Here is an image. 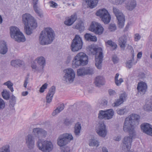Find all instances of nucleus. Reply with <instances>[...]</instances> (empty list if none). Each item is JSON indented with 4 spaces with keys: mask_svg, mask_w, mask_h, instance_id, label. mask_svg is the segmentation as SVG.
I'll return each instance as SVG.
<instances>
[{
    "mask_svg": "<svg viewBox=\"0 0 152 152\" xmlns=\"http://www.w3.org/2000/svg\"><path fill=\"white\" fill-rule=\"evenodd\" d=\"M140 116L138 115L132 114L126 118L123 125V130L126 132L129 133V136H126L124 139L123 143L124 146L127 150L131 148L132 138L136 134L135 130L136 124H138Z\"/></svg>",
    "mask_w": 152,
    "mask_h": 152,
    "instance_id": "obj_1",
    "label": "nucleus"
},
{
    "mask_svg": "<svg viewBox=\"0 0 152 152\" xmlns=\"http://www.w3.org/2000/svg\"><path fill=\"white\" fill-rule=\"evenodd\" d=\"M55 36L54 31L50 27L45 28L40 33L39 37V42L42 45H46L51 44Z\"/></svg>",
    "mask_w": 152,
    "mask_h": 152,
    "instance_id": "obj_2",
    "label": "nucleus"
},
{
    "mask_svg": "<svg viewBox=\"0 0 152 152\" xmlns=\"http://www.w3.org/2000/svg\"><path fill=\"white\" fill-rule=\"evenodd\" d=\"M87 51L90 55H95V65L98 69H101L103 57L102 48H96L94 45H91L88 48Z\"/></svg>",
    "mask_w": 152,
    "mask_h": 152,
    "instance_id": "obj_3",
    "label": "nucleus"
},
{
    "mask_svg": "<svg viewBox=\"0 0 152 152\" xmlns=\"http://www.w3.org/2000/svg\"><path fill=\"white\" fill-rule=\"evenodd\" d=\"M88 63V56L84 53L81 52L78 53L72 60V66L76 68L81 66L86 65Z\"/></svg>",
    "mask_w": 152,
    "mask_h": 152,
    "instance_id": "obj_4",
    "label": "nucleus"
},
{
    "mask_svg": "<svg viewBox=\"0 0 152 152\" xmlns=\"http://www.w3.org/2000/svg\"><path fill=\"white\" fill-rule=\"evenodd\" d=\"M10 33L12 38L18 42H24L26 41V38L18 28L12 26L10 28Z\"/></svg>",
    "mask_w": 152,
    "mask_h": 152,
    "instance_id": "obj_5",
    "label": "nucleus"
},
{
    "mask_svg": "<svg viewBox=\"0 0 152 152\" xmlns=\"http://www.w3.org/2000/svg\"><path fill=\"white\" fill-rule=\"evenodd\" d=\"M38 149L43 152H50L53 148V145L50 141L38 139L37 142Z\"/></svg>",
    "mask_w": 152,
    "mask_h": 152,
    "instance_id": "obj_6",
    "label": "nucleus"
},
{
    "mask_svg": "<svg viewBox=\"0 0 152 152\" xmlns=\"http://www.w3.org/2000/svg\"><path fill=\"white\" fill-rule=\"evenodd\" d=\"M73 137L71 134L66 133L59 136L57 140L58 145L60 147L64 146L73 140Z\"/></svg>",
    "mask_w": 152,
    "mask_h": 152,
    "instance_id": "obj_7",
    "label": "nucleus"
},
{
    "mask_svg": "<svg viewBox=\"0 0 152 152\" xmlns=\"http://www.w3.org/2000/svg\"><path fill=\"white\" fill-rule=\"evenodd\" d=\"M65 74L63 78V80L67 83H72L75 77V72L71 68H69L64 70Z\"/></svg>",
    "mask_w": 152,
    "mask_h": 152,
    "instance_id": "obj_8",
    "label": "nucleus"
},
{
    "mask_svg": "<svg viewBox=\"0 0 152 152\" xmlns=\"http://www.w3.org/2000/svg\"><path fill=\"white\" fill-rule=\"evenodd\" d=\"M83 46V42L81 38L78 35H76L72 40L71 45V48L73 52H77L81 49Z\"/></svg>",
    "mask_w": 152,
    "mask_h": 152,
    "instance_id": "obj_9",
    "label": "nucleus"
},
{
    "mask_svg": "<svg viewBox=\"0 0 152 152\" xmlns=\"http://www.w3.org/2000/svg\"><path fill=\"white\" fill-rule=\"evenodd\" d=\"M96 14L97 16H99L105 24L108 23L111 20L110 15L107 10L104 8L98 10Z\"/></svg>",
    "mask_w": 152,
    "mask_h": 152,
    "instance_id": "obj_10",
    "label": "nucleus"
},
{
    "mask_svg": "<svg viewBox=\"0 0 152 152\" xmlns=\"http://www.w3.org/2000/svg\"><path fill=\"white\" fill-rule=\"evenodd\" d=\"M113 12L118 20L119 27L122 28L124 26L125 21V17L122 13L117 8L113 7Z\"/></svg>",
    "mask_w": 152,
    "mask_h": 152,
    "instance_id": "obj_11",
    "label": "nucleus"
},
{
    "mask_svg": "<svg viewBox=\"0 0 152 152\" xmlns=\"http://www.w3.org/2000/svg\"><path fill=\"white\" fill-rule=\"evenodd\" d=\"M22 22L24 25H32V26H36L37 24L36 20L30 14L26 13L22 15Z\"/></svg>",
    "mask_w": 152,
    "mask_h": 152,
    "instance_id": "obj_12",
    "label": "nucleus"
},
{
    "mask_svg": "<svg viewBox=\"0 0 152 152\" xmlns=\"http://www.w3.org/2000/svg\"><path fill=\"white\" fill-rule=\"evenodd\" d=\"M89 29L90 31L99 35L102 34L104 30V28L101 24L95 22H92Z\"/></svg>",
    "mask_w": 152,
    "mask_h": 152,
    "instance_id": "obj_13",
    "label": "nucleus"
},
{
    "mask_svg": "<svg viewBox=\"0 0 152 152\" xmlns=\"http://www.w3.org/2000/svg\"><path fill=\"white\" fill-rule=\"evenodd\" d=\"M32 133L38 139L45 137L47 135V132L44 129L40 128H35L33 129Z\"/></svg>",
    "mask_w": 152,
    "mask_h": 152,
    "instance_id": "obj_14",
    "label": "nucleus"
},
{
    "mask_svg": "<svg viewBox=\"0 0 152 152\" xmlns=\"http://www.w3.org/2000/svg\"><path fill=\"white\" fill-rule=\"evenodd\" d=\"M96 132L100 136L105 137L107 135V131L106 126L102 122L99 123L98 125L96 128Z\"/></svg>",
    "mask_w": 152,
    "mask_h": 152,
    "instance_id": "obj_15",
    "label": "nucleus"
},
{
    "mask_svg": "<svg viewBox=\"0 0 152 152\" xmlns=\"http://www.w3.org/2000/svg\"><path fill=\"white\" fill-rule=\"evenodd\" d=\"M27 147L30 149L33 148L35 145L34 137L31 134L28 135L25 139Z\"/></svg>",
    "mask_w": 152,
    "mask_h": 152,
    "instance_id": "obj_16",
    "label": "nucleus"
},
{
    "mask_svg": "<svg viewBox=\"0 0 152 152\" xmlns=\"http://www.w3.org/2000/svg\"><path fill=\"white\" fill-rule=\"evenodd\" d=\"M142 130L145 133L152 136V128L150 124L144 123L141 126Z\"/></svg>",
    "mask_w": 152,
    "mask_h": 152,
    "instance_id": "obj_17",
    "label": "nucleus"
},
{
    "mask_svg": "<svg viewBox=\"0 0 152 152\" xmlns=\"http://www.w3.org/2000/svg\"><path fill=\"white\" fill-rule=\"evenodd\" d=\"M56 90L55 86H53L50 89L49 91L46 96L47 104L49 103L52 101L53 96Z\"/></svg>",
    "mask_w": 152,
    "mask_h": 152,
    "instance_id": "obj_18",
    "label": "nucleus"
},
{
    "mask_svg": "<svg viewBox=\"0 0 152 152\" xmlns=\"http://www.w3.org/2000/svg\"><path fill=\"white\" fill-rule=\"evenodd\" d=\"M147 86L146 84L143 82L139 83L137 89L138 93L141 94H144L146 91Z\"/></svg>",
    "mask_w": 152,
    "mask_h": 152,
    "instance_id": "obj_19",
    "label": "nucleus"
},
{
    "mask_svg": "<svg viewBox=\"0 0 152 152\" xmlns=\"http://www.w3.org/2000/svg\"><path fill=\"white\" fill-rule=\"evenodd\" d=\"M127 38L126 36H123L120 37L118 40V44L121 50H124L126 46Z\"/></svg>",
    "mask_w": 152,
    "mask_h": 152,
    "instance_id": "obj_20",
    "label": "nucleus"
},
{
    "mask_svg": "<svg viewBox=\"0 0 152 152\" xmlns=\"http://www.w3.org/2000/svg\"><path fill=\"white\" fill-rule=\"evenodd\" d=\"M35 61L40 66V67L41 70L43 71V68L46 64L45 59V58L42 56L39 57L35 59Z\"/></svg>",
    "mask_w": 152,
    "mask_h": 152,
    "instance_id": "obj_21",
    "label": "nucleus"
},
{
    "mask_svg": "<svg viewBox=\"0 0 152 152\" xmlns=\"http://www.w3.org/2000/svg\"><path fill=\"white\" fill-rule=\"evenodd\" d=\"M81 126L79 122H77L75 125L74 127V133L76 137H78L80 134Z\"/></svg>",
    "mask_w": 152,
    "mask_h": 152,
    "instance_id": "obj_22",
    "label": "nucleus"
},
{
    "mask_svg": "<svg viewBox=\"0 0 152 152\" xmlns=\"http://www.w3.org/2000/svg\"><path fill=\"white\" fill-rule=\"evenodd\" d=\"M32 25H24V30L26 34L28 35H30L32 33V29L36 28L37 26L36 24V26H32Z\"/></svg>",
    "mask_w": 152,
    "mask_h": 152,
    "instance_id": "obj_23",
    "label": "nucleus"
},
{
    "mask_svg": "<svg viewBox=\"0 0 152 152\" xmlns=\"http://www.w3.org/2000/svg\"><path fill=\"white\" fill-rule=\"evenodd\" d=\"M77 18V15H72L70 18L64 21V24L67 26H71L75 22Z\"/></svg>",
    "mask_w": 152,
    "mask_h": 152,
    "instance_id": "obj_24",
    "label": "nucleus"
},
{
    "mask_svg": "<svg viewBox=\"0 0 152 152\" xmlns=\"http://www.w3.org/2000/svg\"><path fill=\"white\" fill-rule=\"evenodd\" d=\"M7 51V48L6 43L4 41H1L0 42V53L4 54Z\"/></svg>",
    "mask_w": 152,
    "mask_h": 152,
    "instance_id": "obj_25",
    "label": "nucleus"
},
{
    "mask_svg": "<svg viewBox=\"0 0 152 152\" xmlns=\"http://www.w3.org/2000/svg\"><path fill=\"white\" fill-rule=\"evenodd\" d=\"M94 83L97 86H99L100 85H103L104 83V79L102 76H98L96 77Z\"/></svg>",
    "mask_w": 152,
    "mask_h": 152,
    "instance_id": "obj_26",
    "label": "nucleus"
},
{
    "mask_svg": "<svg viewBox=\"0 0 152 152\" xmlns=\"http://www.w3.org/2000/svg\"><path fill=\"white\" fill-rule=\"evenodd\" d=\"M106 111L105 120H109L112 118L114 115V111L112 109L107 110Z\"/></svg>",
    "mask_w": 152,
    "mask_h": 152,
    "instance_id": "obj_27",
    "label": "nucleus"
},
{
    "mask_svg": "<svg viewBox=\"0 0 152 152\" xmlns=\"http://www.w3.org/2000/svg\"><path fill=\"white\" fill-rule=\"evenodd\" d=\"M91 8L94 7L97 5L98 0H83Z\"/></svg>",
    "mask_w": 152,
    "mask_h": 152,
    "instance_id": "obj_28",
    "label": "nucleus"
},
{
    "mask_svg": "<svg viewBox=\"0 0 152 152\" xmlns=\"http://www.w3.org/2000/svg\"><path fill=\"white\" fill-rule=\"evenodd\" d=\"M136 5V1L134 0H132L129 1L126 5L127 9L130 10L134 9Z\"/></svg>",
    "mask_w": 152,
    "mask_h": 152,
    "instance_id": "obj_29",
    "label": "nucleus"
},
{
    "mask_svg": "<svg viewBox=\"0 0 152 152\" xmlns=\"http://www.w3.org/2000/svg\"><path fill=\"white\" fill-rule=\"evenodd\" d=\"M84 38L86 40L96 42L97 41V38L95 36H93L89 33H86L84 35Z\"/></svg>",
    "mask_w": 152,
    "mask_h": 152,
    "instance_id": "obj_30",
    "label": "nucleus"
},
{
    "mask_svg": "<svg viewBox=\"0 0 152 152\" xmlns=\"http://www.w3.org/2000/svg\"><path fill=\"white\" fill-rule=\"evenodd\" d=\"M99 142L98 140L92 138L89 141L88 145L90 146L97 147L99 145Z\"/></svg>",
    "mask_w": 152,
    "mask_h": 152,
    "instance_id": "obj_31",
    "label": "nucleus"
},
{
    "mask_svg": "<svg viewBox=\"0 0 152 152\" xmlns=\"http://www.w3.org/2000/svg\"><path fill=\"white\" fill-rule=\"evenodd\" d=\"M64 106L63 104H60L52 113V115L55 116L63 110Z\"/></svg>",
    "mask_w": 152,
    "mask_h": 152,
    "instance_id": "obj_32",
    "label": "nucleus"
},
{
    "mask_svg": "<svg viewBox=\"0 0 152 152\" xmlns=\"http://www.w3.org/2000/svg\"><path fill=\"white\" fill-rule=\"evenodd\" d=\"M144 107L147 110L152 111V96L146 102Z\"/></svg>",
    "mask_w": 152,
    "mask_h": 152,
    "instance_id": "obj_33",
    "label": "nucleus"
},
{
    "mask_svg": "<svg viewBox=\"0 0 152 152\" xmlns=\"http://www.w3.org/2000/svg\"><path fill=\"white\" fill-rule=\"evenodd\" d=\"M23 63V61L19 60H14L11 62V65L14 67H17V66H20L22 65Z\"/></svg>",
    "mask_w": 152,
    "mask_h": 152,
    "instance_id": "obj_34",
    "label": "nucleus"
},
{
    "mask_svg": "<svg viewBox=\"0 0 152 152\" xmlns=\"http://www.w3.org/2000/svg\"><path fill=\"white\" fill-rule=\"evenodd\" d=\"M1 94L2 97L4 99L7 100L9 99L10 98V94L9 91L6 89H4L1 93Z\"/></svg>",
    "mask_w": 152,
    "mask_h": 152,
    "instance_id": "obj_35",
    "label": "nucleus"
},
{
    "mask_svg": "<svg viewBox=\"0 0 152 152\" xmlns=\"http://www.w3.org/2000/svg\"><path fill=\"white\" fill-rule=\"evenodd\" d=\"M116 111L118 114L120 115H122L127 113L128 111L126 107H123L121 108L118 109Z\"/></svg>",
    "mask_w": 152,
    "mask_h": 152,
    "instance_id": "obj_36",
    "label": "nucleus"
},
{
    "mask_svg": "<svg viewBox=\"0 0 152 152\" xmlns=\"http://www.w3.org/2000/svg\"><path fill=\"white\" fill-rule=\"evenodd\" d=\"M75 28L79 30L80 31H83L84 29L83 24L81 21L77 24L75 26Z\"/></svg>",
    "mask_w": 152,
    "mask_h": 152,
    "instance_id": "obj_37",
    "label": "nucleus"
},
{
    "mask_svg": "<svg viewBox=\"0 0 152 152\" xmlns=\"http://www.w3.org/2000/svg\"><path fill=\"white\" fill-rule=\"evenodd\" d=\"M107 45H109L111 47L112 50H115L117 47V45L115 42H113L111 40H108L106 42Z\"/></svg>",
    "mask_w": 152,
    "mask_h": 152,
    "instance_id": "obj_38",
    "label": "nucleus"
},
{
    "mask_svg": "<svg viewBox=\"0 0 152 152\" xmlns=\"http://www.w3.org/2000/svg\"><path fill=\"white\" fill-rule=\"evenodd\" d=\"M86 75H91L94 73V69L91 67L85 68Z\"/></svg>",
    "mask_w": 152,
    "mask_h": 152,
    "instance_id": "obj_39",
    "label": "nucleus"
},
{
    "mask_svg": "<svg viewBox=\"0 0 152 152\" xmlns=\"http://www.w3.org/2000/svg\"><path fill=\"white\" fill-rule=\"evenodd\" d=\"M77 75L78 76L86 75L85 68L82 67L78 69L77 70Z\"/></svg>",
    "mask_w": 152,
    "mask_h": 152,
    "instance_id": "obj_40",
    "label": "nucleus"
},
{
    "mask_svg": "<svg viewBox=\"0 0 152 152\" xmlns=\"http://www.w3.org/2000/svg\"><path fill=\"white\" fill-rule=\"evenodd\" d=\"M4 85L7 86V87L12 92L14 91L13 88L12 87L13 84L10 81H8L4 83Z\"/></svg>",
    "mask_w": 152,
    "mask_h": 152,
    "instance_id": "obj_41",
    "label": "nucleus"
},
{
    "mask_svg": "<svg viewBox=\"0 0 152 152\" xmlns=\"http://www.w3.org/2000/svg\"><path fill=\"white\" fill-rule=\"evenodd\" d=\"M105 116H106L105 111L100 110L99 111L98 116L99 119H102L104 118L105 119Z\"/></svg>",
    "mask_w": 152,
    "mask_h": 152,
    "instance_id": "obj_42",
    "label": "nucleus"
},
{
    "mask_svg": "<svg viewBox=\"0 0 152 152\" xmlns=\"http://www.w3.org/2000/svg\"><path fill=\"white\" fill-rule=\"evenodd\" d=\"M108 29L110 31H113L116 29V26L114 23H110L108 27Z\"/></svg>",
    "mask_w": 152,
    "mask_h": 152,
    "instance_id": "obj_43",
    "label": "nucleus"
},
{
    "mask_svg": "<svg viewBox=\"0 0 152 152\" xmlns=\"http://www.w3.org/2000/svg\"><path fill=\"white\" fill-rule=\"evenodd\" d=\"M33 8L35 11L39 16H40V17H42L43 16L42 12L40 11V9H38L37 6L33 7Z\"/></svg>",
    "mask_w": 152,
    "mask_h": 152,
    "instance_id": "obj_44",
    "label": "nucleus"
},
{
    "mask_svg": "<svg viewBox=\"0 0 152 152\" xmlns=\"http://www.w3.org/2000/svg\"><path fill=\"white\" fill-rule=\"evenodd\" d=\"M134 61L133 60H129L127 61L126 62V66L128 68L130 69L132 68L133 65V62Z\"/></svg>",
    "mask_w": 152,
    "mask_h": 152,
    "instance_id": "obj_45",
    "label": "nucleus"
},
{
    "mask_svg": "<svg viewBox=\"0 0 152 152\" xmlns=\"http://www.w3.org/2000/svg\"><path fill=\"white\" fill-rule=\"evenodd\" d=\"M0 152H10L9 146L6 145L3 147L0 150Z\"/></svg>",
    "mask_w": 152,
    "mask_h": 152,
    "instance_id": "obj_46",
    "label": "nucleus"
},
{
    "mask_svg": "<svg viewBox=\"0 0 152 152\" xmlns=\"http://www.w3.org/2000/svg\"><path fill=\"white\" fill-rule=\"evenodd\" d=\"M16 102V98L15 97L14 95H12L11 96L10 100V103L11 105L12 106H14Z\"/></svg>",
    "mask_w": 152,
    "mask_h": 152,
    "instance_id": "obj_47",
    "label": "nucleus"
},
{
    "mask_svg": "<svg viewBox=\"0 0 152 152\" xmlns=\"http://www.w3.org/2000/svg\"><path fill=\"white\" fill-rule=\"evenodd\" d=\"M5 103L4 100L0 97V110L3 109L5 107Z\"/></svg>",
    "mask_w": 152,
    "mask_h": 152,
    "instance_id": "obj_48",
    "label": "nucleus"
},
{
    "mask_svg": "<svg viewBox=\"0 0 152 152\" xmlns=\"http://www.w3.org/2000/svg\"><path fill=\"white\" fill-rule=\"evenodd\" d=\"M126 96L127 95L126 93L121 94L120 95L119 99L124 102L126 100Z\"/></svg>",
    "mask_w": 152,
    "mask_h": 152,
    "instance_id": "obj_49",
    "label": "nucleus"
},
{
    "mask_svg": "<svg viewBox=\"0 0 152 152\" xmlns=\"http://www.w3.org/2000/svg\"><path fill=\"white\" fill-rule=\"evenodd\" d=\"M123 102L122 100H121L119 99H117L114 103V106H118L122 104Z\"/></svg>",
    "mask_w": 152,
    "mask_h": 152,
    "instance_id": "obj_50",
    "label": "nucleus"
},
{
    "mask_svg": "<svg viewBox=\"0 0 152 152\" xmlns=\"http://www.w3.org/2000/svg\"><path fill=\"white\" fill-rule=\"evenodd\" d=\"M48 84L47 83L44 84L40 88L39 92L40 93H43L44 92L45 90L47 88Z\"/></svg>",
    "mask_w": 152,
    "mask_h": 152,
    "instance_id": "obj_51",
    "label": "nucleus"
},
{
    "mask_svg": "<svg viewBox=\"0 0 152 152\" xmlns=\"http://www.w3.org/2000/svg\"><path fill=\"white\" fill-rule=\"evenodd\" d=\"M49 4L50 7L53 8H56L58 5L56 3L53 1H49Z\"/></svg>",
    "mask_w": 152,
    "mask_h": 152,
    "instance_id": "obj_52",
    "label": "nucleus"
},
{
    "mask_svg": "<svg viewBox=\"0 0 152 152\" xmlns=\"http://www.w3.org/2000/svg\"><path fill=\"white\" fill-rule=\"evenodd\" d=\"M29 83V77H26L24 82V84H23V86L24 87L26 88H27V86L28 85V84Z\"/></svg>",
    "mask_w": 152,
    "mask_h": 152,
    "instance_id": "obj_53",
    "label": "nucleus"
},
{
    "mask_svg": "<svg viewBox=\"0 0 152 152\" xmlns=\"http://www.w3.org/2000/svg\"><path fill=\"white\" fill-rule=\"evenodd\" d=\"M31 67L33 69H35V71H37L38 72H40L42 71L41 70L40 67H37L36 64H32L31 65Z\"/></svg>",
    "mask_w": 152,
    "mask_h": 152,
    "instance_id": "obj_54",
    "label": "nucleus"
},
{
    "mask_svg": "<svg viewBox=\"0 0 152 152\" xmlns=\"http://www.w3.org/2000/svg\"><path fill=\"white\" fill-rule=\"evenodd\" d=\"M126 0H115V4L116 5L122 4Z\"/></svg>",
    "mask_w": 152,
    "mask_h": 152,
    "instance_id": "obj_55",
    "label": "nucleus"
},
{
    "mask_svg": "<svg viewBox=\"0 0 152 152\" xmlns=\"http://www.w3.org/2000/svg\"><path fill=\"white\" fill-rule=\"evenodd\" d=\"M115 80L116 84L118 86L120 85L121 83L123 82V80L121 78H120L119 80L117 79Z\"/></svg>",
    "mask_w": 152,
    "mask_h": 152,
    "instance_id": "obj_56",
    "label": "nucleus"
},
{
    "mask_svg": "<svg viewBox=\"0 0 152 152\" xmlns=\"http://www.w3.org/2000/svg\"><path fill=\"white\" fill-rule=\"evenodd\" d=\"M141 37L138 34H136L134 35V40L135 41H137L140 39Z\"/></svg>",
    "mask_w": 152,
    "mask_h": 152,
    "instance_id": "obj_57",
    "label": "nucleus"
},
{
    "mask_svg": "<svg viewBox=\"0 0 152 152\" xmlns=\"http://www.w3.org/2000/svg\"><path fill=\"white\" fill-rule=\"evenodd\" d=\"M70 148L68 146H66L62 149V151L63 152H69Z\"/></svg>",
    "mask_w": 152,
    "mask_h": 152,
    "instance_id": "obj_58",
    "label": "nucleus"
},
{
    "mask_svg": "<svg viewBox=\"0 0 152 152\" xmlns=\"http://www.w3.org/2000/svg\"><path fill=\"white\" fill-rule=\"evenodd\" d=\"M109 94L111 96L114 95L116 94L115 91L112 89H110L109 90Z\"/></svg>",
    "mask_w": 152,
    "mask_h": 152,
    "instance_id": "obj_59",
    "label": "nucleus"
},
{
    "mask_svg": "<svg viewBox=\"0 0 152 152\" xmlns=\"http://www.w3.org/2000/svg\"><path fill=\"white\" fill-rule=\"evenodd\" d=\"M65 124L67 126H69L71 124V122L68 119H66L64 122Z\"/></svg>",
    "mask_w": 152,
    "mask_h": 152,
    "instance_id": "obj_60",
    "label": "nucleus"
},
{
    "mask_svg": "<svg viewBox=\"0 0 152 152\" xmlns=\"http://www.w3.org/2000/svg\"><path fill=\"white\" fill-rule=\"evenodd\" d=\"M38 0H33L32 3L33 4V7H37V4L38 2Z\"/></svg>",
    "mask_w": 152,
    "mask_h": 152,
    "instance_id": "obj_61",
    "label": "nucleus"
},
{
    "mask_svg": "<svg viewBox=\"0 0 152 152\" xmlns=\"http://www.w3.org/2000/svg\"><path fill=\"white\" fill-rule=\"evenodd\" d=\"M139 78L142 79L145 77V74L143 73H141L139 75Z\"/></svg>",
    "mask_w": 152,
    "mask_h": 152,
    "instance_id": "obj_62",
    "label": "nucleus"
},
{
    "mask_svg": "<svg viewBox=\"0 0 152 152\" xmlns=\"http://www.w3.org/2000/svg\"><path fill=\"white\" fill-rule=\"evenodd\" d=\"M72 58V57L70 55L68 56L66 58V62L67 63H69Z\"/></svg>",
    "mask_w": 152,
    "mask_h": 152,
    "instance_id": "obj_63",
    "label": "nucleus"
},
{
    "mask_svg": "<svg viewBox=\"0 0 152 152\" xmlns=\"http://www.w3.org/2000/svg\"><path fill=\"white\" fill-rule=\"evenodd\" d=\"M112 60L114 63H117L118 59L116 57L113 56L112 58Z\"/></svg>",
    "mask_w": 152,
    "mask_h": 152,
    "instance_id": "obj_64",
    "label": "nucleus"
}]
</instances>
